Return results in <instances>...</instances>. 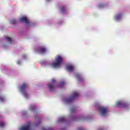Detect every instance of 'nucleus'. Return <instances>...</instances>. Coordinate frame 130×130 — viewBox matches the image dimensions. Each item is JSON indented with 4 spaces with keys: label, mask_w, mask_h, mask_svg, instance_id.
<instances>
[{
    "label": "nucleus",
    "mask_w": 130,
    "mask_h": 130,
    "mask_svg": "<svg viewBox=\"0 0 130 130\" xmlns=\"http://www.w3.org/2000/svg\"><path fill=\"white\" fill-rule=\"evenodd\" d=\"M61 63H62V58L60 55H58L55 58V62H53L51 66L53 68H59Z\"/></svg>",
    "instance_id": "nucleus-1"
},
{
    "label": "nucleus",
    "mask_w": 130,
    "mask_h": 130,
    "mask_svg": "<svg viewBox=\"0 0 130 130\" xmlns=\"http://www.w3.org/2000/svg\"><path fill=\"white\" fill-rule=\"evenodd\" d=\"M56 81L54 79L51 80V82L47 84L48 88L50 89V92H53V89L55 88Z\"/></svg>",
    "instance_id": "nucleus-2"
},
{
    "label": "nucleus",
    "mask_w": 130,
    "mask_h": 130,
    "mask_svg": "<svg viewBox=\"0 0 130 130\" xmlns=\"http://www.w3.org/2000/svg\"><path fill=\"white\" fill-rule=\"evenodd\" d=\"M98 110L102 116H106V114L108 113V110L104 107H99Z\"/></svg>",
    "instance_id": "nucleus-3"
},
{
    "label": "nucleus",
    "mask_w": 130,
    "mask_h": 130,
    "mask_svg": "<svg viewBox=\"0 0 130 130\" xmlns=\"http://www.w3.org/2000/svg\"><path fill=\"white\" fill-rule=\"evenodd\" d=\"M79 95L80 94H79V92H74L72 95L67 100V103H71L73 100H75V99L76 98V97H79Z\"/></svg>",
    "instance_id": "nucleus-4"
},
{
    "label": "nucleus",
    "mask_w": 130,
    "mask_h": 130,
    "mask_svg": "<svg viewBox=\"0 0 130 130\" xmlns=\"http://www.w3.org/2000/svg\"><path fill=\"white\" fill-rule=\"evenodd\" d=\"M117 106H122L123 108H128L129 105L127 103H122L121 101H118L117 103Z\"/></svg>",
    "instance_id": "nucleus-5"
},
{
    "label": "nucleus",
    "mask_w": 130,
    "mask_h": 130,
    "mask_svg": "<svg viewBox=\"0 0 130 130\" xmlns=\"http://www.w3.org/2000/svg\"><path fill=\"white\" fill-rule=\"evenodd\" d=\"M27 88H29V86L26 84V83L23 82L22 85L20 86V90L21 92H24Z\"/></svg>",
    "instance_id": "nucleus-6"
},
{
    "label": "nucleus",
    "mask_w": 130,
    "mask_h": 130,
    "mask_svg": "<svg viewBox=\"0 0 130 130\" xmlns=\"http://www.w3.org/2000/svg\"><path fill=\"white\" fill-rule=\"evenodd\" d=\"M38 51L39 52V53L44 54V53L46 52V48L44 47H40L38 49Z\"/></svg>",
    "instance_id": "nucleus-7"
},
{
    "label": "nucleus",
    "mask_w": 130,
    "mask_h": 130,
    "mask_svg": "<svg viewBox=\"0 0 130 130\" xmlns=\"http://www.w3.org/2000/svg\"><path fill=\"white\" fill-rule=\"evenodd\" d=\"M30 127L31 126L30 125V124H28L27 125L23 126L20 127V130H30Z\"/></svg>",
    "instance_id": "nucleus-8"
},
{
    "label": "nucleus",
    "mask_w": 130,
    "mask_h": 130,
    "mask_svg": "<svg viewBox=\"0 0 130 130\" xmlns=\"http://www.w3.org/2000/svg\"><path fill=\"white\" fill-rule=\"evenodd\" d=\"M20 22H23V23H25L26 24H28V19L26 17H21L20 19Z\"/></svg>",
    "instance_id": "nucleus-9"
},
{
    "label": "nucleus",
    "mask_w": 130,
    "mask_h": 130,
    "mask_svg": "<svg viewBox=\"0 0 130 130\" xmlns=\"http://www.w3.org/2000/svg\"><path fill=\"white\" fill-rule=\"evenodd\" d=\"M67 69L69 72H73V71H74V67H73V66L68 65L67 66Z\"/></svg>",
    "instance_id": "nucleus-10"
},
{
    "label": "nucleus",
    "mask_w": 130,
    "mask_h": 130,
    "mask_svg": "<svg viewBox=\"0 0 130 130\" xmlns=\"http://www.w3.org/2000/svg\"><path fill=\"white\" fill-rule=\"evenodd\" d=\"M122 16V15H121V14H118L116 15V16H115V20H120V19H121Z\"/></svg>",
    "instance_id": "nucleus-11"
},
{
    "label": "nucleus",
    "mask_w": 130,
    "mask_h": 130,
    "mask_svg": "<svg viewBox=\"0 0 130 130\" xmlns=\"http://www.w3.org/2000/svg\"><path fill=\"white\" fill-rule=\"evenodd\" d=\"M66 120L65 117H61L58 119V122H63Z\"/></svg>",
    "instance_id": "nucleus-12"
},
{
    "label": "nucleus",
    "mask_w": 130,
    "mask_h": 130,
    "mask_svg": "<svg viewBox=\"0 0 130 130\" xmlns=\"http://www.w3.org/2000/svg\"><path fill=\"white\" fill-rule=\"evenodd\" d=\"M60 10L61 13H64L67 11V10L66 9V7H64V6L61 7L60 8Z\"/></svg>",
    "instance_id": "nucleus-13"
},
{
    "label": "nucleus",
    "mask_w": 130,
    "mask_h": 130,
    "mask_svg": "<svg viewBox=\"0 0 130 130\" xmlns=\"http://www.w3.org/2000/svg\"><path fill=\"white\" fill-rule=\"evenodd\" d=\"M64 84H66V82H64V81H61L59 84V88H62Z\"/></svg>",
    "instance_id": "nucleus-14"
},
{
    "label": "nucleus",
    "mask_w": 130,
    "mask_h": 130,
    "mask_svg": "<svg viewBox=\"0 0 130 130\" xmlns=\"http://www.w3.org/2000/svg\"><path fill=\"white\" fill-rule=\"evenodd\" d=\"M76 76L77 77V79H78L79 81H82V80H83V77L80 75V74H77L76 75Z\"/></svg>",
    "instance_id": "nucleus-15"
},
{
    "label": "nucleus",
    "mask_w": 130,
    "mask_h": 130,
    "mask_svg": "<svg viewBox=\"0 0 130 130\" xmlns=\"http://www.w3.org/2000/svg\"><path fill=\"white\" fill-rule=\"evenodd\" d=\"M6 40L7 41H8V42H9L10 44H12V38H11L10 37H7L6 38Z\"/></svg>",
    "instance_id": "nucleus-16"
},
{
    "label": "nucleus",
    "mask_w": 130,
    "mask_h": 130,
    "mask_svg": "<svg viewBox=\"0 0 130 130\" xmlns=\"http://www.w3.org/2000/svg\"><path fill=\"white\" fill-rule=\"evenodd\" d=\"M30 109L31 111H34L35 110H36V107L35 106H31L30 107Z\"/></svg>",
    "instance_id": "nucleus-17"
},
{
    "label": "nucleus",
    "mask_w": 130,
    "mask_h": 130,
    "mask_svg": "<svg viewBox=\"0 0 130 130\" xmlns=\"http://www.w3.org/2000/svg\"><path fill=\"white\" fill-rule=\"evenodd\" d=\"M99 8H104L105 7V4H100L98 5Z\"/></svg>",
    "instance_id": "nucleus-18"
},
{
    "label": "nucleus",
    "mask_w": 130,
    "mask_h": 130,
    "mask_svg": "<svg viewBox=\"0 0 130 130\" xmlns=\"http://www.w3.org/2000/svg\"><path fill=\"white\" fill-rule=\"evenodd\" d=\"M11 24H13V25H15V24L17 23V21L15 19H12L11 21Z\"/></svg>",
    "instance_id": "nucleus-19"
},
{
    "label": "nucleus",
    "mask_w": 130,
    "mask_h": 130,
    "mask_svg": "<svg viewBox=\"0 0 130 130\" xmlns=\"http://www.w3.org/2000/svg\"><path fill=\"white\" fill-rule=\"evenodd\" d=\"M76 111V108L75 107H73L71 109V113H73Z\"/></svg>",
    "instance_id": "nucleus-20"
},
{
    "label": "nucleus",
    "mask_w": 130,
    "mask_h": 130,
    "mask_svg": "<svg viewBox=\"0 0 130 130\" xmlns=\"http://www.w3.org/2000/svg\"><path fill=\"white\" fill-rule=\"evenodd\" d=\"M5 126V123L0 122V127H4Z\"/></svg>",
    "instance_id": "nucleus-21"
},
{
    "label": "nucleus",
    "mask_w": 130,
    "mask_h": 130,
    "mask_svg": "<svg viewBox=\"0 0 130 130\" xmlns=\"http://www.w3.org/2000/svg\"><path fill=\"white\" fill-rule=\"evenodd\" d=\"M5 100V98L3 96H0V101H4Z\"/></svg>",
    "instance_id": "nucleus-22"
},
{
    "label": "nucleus",
    "mask_w": 130,
    "mask_h": 130,
    "mask_svg": "<svg viewBox=\"0 0 130 130\" xmlns=\"http://www.w3.org/2000/svg\"><path fill=\"white\" fill-rule=\"evenodd\" d=\"M24 97H25L26 98H27V97H28V93H24Z\"/></svg>",
    "instance_id": "nucleus-23"
},
{
    "label": "nucleus",
    "mask_w": 130,
    "mask_h": 130,
    "mask_svg": "<svg viewBox=\"0 0 130 130\" xmlns=\"http://www.w3.org/2000/svg\"><path fill=\"white\" fill-rule=\"evenodd\" d=\"M17 63L18 64H20V63H21V62L20 61H18Z\"/></svg>",
    "instance_id": "nucleus-24"
},
{
    "label": "nucleus",
    "mask_w": 130,
    "mask_h": 130,
    "mask_svg": "<svg viewBox=\"0 0 130 130\" xmlns=\"http://www.w3.org/2000/svg\"><path fill=\"white\" fill-rule=\"evenodd\" d=\"M99 130H104V128L99 129Z\"/></svg>",
    "instance_id": "nucleus-25"
},
{
    "label": "nucleus",
    "mask_w": 130,
    "mask_h": 130,
    "mask_svg": "<svg viewBox=\"0 0 130 130\" xmlns=\"http://www.w3.org/2000/svg\"><path fill=\"white\" fill-rule=\"evenodd\" d=\"M59 24H61V22H59Z\"/></svg>",
    "instance_id": "nucleus-26"
},
{
    "label": "nucleus",
    "mask_w": 130,
    "mask_h": 130,
    "mask_svg": "<svg viewBox=\"0 0 130 130\" xmlns=\"http://www.w3.org/2000/svg\"><path fill=\"white\" fill-rule=\"evenodd\" d=\"M47 2H49V1H50V0H47Z\"/></svg>",
    "instance_id": "nucleus-27"
}]
</instances>
